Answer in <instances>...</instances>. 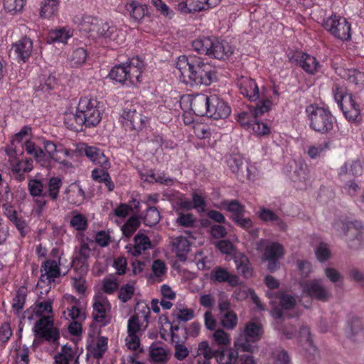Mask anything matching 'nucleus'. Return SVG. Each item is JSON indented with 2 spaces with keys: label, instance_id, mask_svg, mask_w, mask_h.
Listing matches in <instances>:
<instances>
[{
  "label": "nucleus",
  "instance_id": "obj_1",
  "mask_svg": "<svg viewBox=\"0 0 364 364\" xmlns=\"http://www.w3.org/2000/svg\"><path fill=\"white\" fill-rule=\"evenodd\" d=\"M176 68L181 73V78L186 84L209 85L215 77V72L208 63L196 55L178 57Z\"/></svg>",
  "mask_w": 364,
  "mask_h": 364
},
{
  "label": "nucleus",
  "instance_id": "obj_2",
  "mask_svg": "<svg viewBox=\"0 0 364 364\" xmlns=\"http://www.w3.org/2000/svg\"><path fill=\"white\" fill-rule=\"evenodd\" d=\"M43 144L46 151L30 140H26L24 145L25 151L27 154L32 156L36 162L41 166L50 167L52 161L65 164V159L63 157L73 156L71 150L66 148L58 149L56 145L50 141H46Z\"/></svg>",
  "mask_w": 364,
  "mask_h": 364
},
{
  "label": "nucleus",
  "instance_id": "obj_3",
  "mask_svg": "<svg viewBox=\"0 0 364 364\" xmlns=\"http://www.w3.org/2000/svg\"><path fill=\"white\" fill-rule=\"evenodd\" d=\"M240 351L241 350L237 348L234 349L229 346L213 349L207 341L200 342L198 348V355H203L206 360L203 364H209L208 360L213 358H215L219 364H235Z\"/></svg>",
  "mask_w": 364,
  "mask_h": 364
},
{
  "label": "nucleus",
  "instance_id": "obj_4",
  "mask_svg": "<svg viewBox=\"0 0 364 364\" xmlns=\"http://www.w3.org/2000/svg\"><path fill=\"white\" fill-rule=\"evenodd\" d=\"M264 333L262 325L257 322L247 323L242 333L235 341L234 345L241 352L252 353L255 346L251 343L259 341Z\"/></svg>",
  "mask_w": 364,
  "mask_h": 364
},
{
  "label": "nucleus",
  "instance_id": "obj_5",
  "mask_svg": "<svg viewBox=\"0 0 364 364\" xmlns=\"http://www.w3.org/2000/svg\"><path fill=\"white\" fill-rule=\"evenodd\" d=\"M36 336L49 343H56L60 339V331L54 326L53 318L51 316H42L34 326Z\"/></svg>",
  "mask_w": 364,
  "mask_h": 364
},
{
  "label": "nucleus",
  "instance_id": "obj_6",
  "mask_svg": "<svg viewBox=\"0 0 364 364\" xmlns=\"http://www.w3.org/2000/svg\"><path fill=\"white\" fill-rule=\"evenodd\" d=\"M15 149L11 150V148L8 151L9 156V162L11 168L13 177L18 181H23L26 178V173H29L33 168V161L31 158H20L13 156L17 154V151Z\"/></svg>",
  "mask_w": 364,
  "mask_h": 364
},
{
  "label": "nucleus",
  "instance_id": "obj_7",
  "mask_svg": "<svg viewBox=\"0 0 364 364\" xmlns=\"http://www.w3.org/2000/svg\"><path fill=\"white\" fill-rule=\"evenodd\" d=\"M323 26L338 39L348 41L351 37L350 24L345 18L332 15L324 21Z\"/></svg>",
  "mask_w": 364,
  "mask_h": 364
},
{
  "label": "nucleus",
  "instance_id": "obj_8",
  "mask_svg": "<svg viewBox=\"0 0 364 364\" xmlns=\"http://www.w3.org/2000/svg\"><path fill=\"white\" fill-rule=\"evenodd\" d=\"M284 255V248L278 242H267L263 249L262 260L267 261V269L274 272L279 268V259Z\"/></svg>",
  "mask_w": 364,
  "mask_h": 364
},
{
  "label": "nucleus",
  "instance_id": "obj_9",
  "mask_svg": "<svg viewBox=\"0 0 364 364\" xmlns=\"http://www.w3.org/2000/svg\"><path fill=\"white\" fill-rule=\"evenodd\" d=\"M301 287L303 294L312 299L326 302L332 297L331 292L322 285L320 279L301 283Z\"/></svg>",
  "mask_w": 364,
  "mask_h": 364
},
{
  "label": "nucleus",
  "instance_id": "obj_10",
  "mask_svg": "<svg viewBox=\"0 0 364 364\" xmlns=\"http://www.w3.org/2000/svg\"><path fill=\"white\" fill-rule=\"evenodd\" d=\"M91 249L85 242H82L77 249H75L71 266L77 274L86 275L89 269L88 259Z\"/></svg>",
  "mask_w": 364,
  "mask_h": 364
},
{
  "label": "nucleus",
  "instance_id": "obj_11",
  "mask_svg": "<svg viewBox=\"0 0 364 364\" xmlns=\"http://www.w3.org/2000/svg\"><path fill=\"white\" fill-rule=\"evenodd\" d=\"M334 228L337 230L341 229L347 241L357 240L360 245L364 242V227L360 221L337 222Z\"/></svg>",
  "mask_w": 364,
  "mask_h": 364
},
{
  "label": "nucleus",
  "instance_id": "obj_12",
  "mask_svg": "<svg viewBox=\"0 0 364 364\" xmlns=\"http://www.w3.org/2000/svg\"><path fill=\"white\" fill-rule=\"evenodd\" d=\"M60 265L56 259H46L43 261L40 267L41 277L38 284L43 283L47 286H50L55 283L56 279L61 277Z\"/></svg>",
  "mask_w": 364,
  "mask_h": 364
},
{
  "label": "nucleus",
  "instance_id": "obj_13",
  "mask_svg": "<svg viewBox=\"0 0 364 364\" xmlns=\"http://www.w3.org/2000/svg\"><path fill=\"white\" fill-rule=\"evenodd\" d=\"M92 317L95 322L102 326H106L109 323L108 313L111 309V304L108 299L102 295H95L92 302Z\"/></svg>",
  "mask_w": 364,
  "mask_h": 364
},
{
  "label": "nucleus",
  "instance_id": "obj_14",
  "mask_svg": "<svg viewBox=\"0 0 364 364\" xmlns=\"http://www.w3.org/2000/svg\"><path fill=\"white\" fill-rule=\"evenodd\" d=\"M45 186L43 181L32 178L28 182V189L30 195L33 198L35 202V213L41 215L44 208L48 203V200L44 197Z\"/></svg>",
  "mask_w": 364,
  "mask_h": 364
},
{
  "label": "nucleus",
  "instance_id": "obj_15",
  "mask_svg": "<svg viewBox=\"0 0 364 364\" xmlns=\"http://www.w3.org/2000/svg\"><path fill=\"white\" fill-rule=\"evenodd\" d=\"M220 0H185L178 4V10L182 14H191L208 10L216 6Z\"/></svg>",
  "mask_w": 364,
  "mask_h": 364
},
{
  "label": "nucleus",
  "instance_id": "obj_16",
  "mask_svg": "<svg viewBox=\"0 0 364 364\" xmlns=\"http://www.w3.org/2000/svg\"><path fill=\"white\" fill-rule=\"evenodd\" d=\"M151 242L149 237L141 232H138L134 237V244H129L126 246L127 252L134 257L141 255L146 250L152 249Z\"/></svg>",
  "mask_w": 364,
  "mask_h": 364
},
{
  "label": "nucleus",
  "instance_id": "obj_17",
  "mask_svg": "<svg viewBox=\"0 0 364 364\" xmlns=\"http://www.w3.org/2000/svg\"><path fill=\"white\" fill-rule=\"evenodd\" d=\"M83 146L84 147L80 149V151L84 153L93 164L100 166L102 168H107L109 166V159L102 149L87 144H83Z\"/></svg>",
  "mask_w": 364,
  "mask_h": 364
},
{
  "label": "nucleus",
  "instance_id": "obj_18",
  "mask_svg": "<svg viewBox=\"0 0 364 364\" xmlns=\"http://www.w3.org/2000/svg\"><path fill=\"white\" fill-rule=\"evenodd\" d=\"M210 279L218 283L227 282L229 286L235 287L239 285V277L235 274H231L225 268L215 267L210 274Z\"/></svg>",
  "mask_w": 364,
  "mask_h": 364
},
{
  "label": "nucleus",
  "instance_id": "obj_19",
  "mask_svg": "<svg viewBox=\"0 0 364 364\" xmlns=\"http://www.w3.org/2000/svg\"><path fill=\"white\" fill-rule=\"evenodd\" d=\"M238 87L240 93L247 97L250 101L259 99V92L256 82L250 77L242 76L238 79Z\"/></svg>",
  "mask_w": 364,
  "mask_h": 364
},
{
  "label": "nucleus",
  "instance_id": "obj_20",
  "mask_svg": "<svg viewBox=\"0 0 364 364\" xmlns=\"http://www.w3.org/2000/svg\"><path fill=\"white\" fill-rule=\"evenodd\" d=\"M77 361L75 346L63 345L54 356V364H76Z\"/></svg>",
  "mask_w": 364,
  "mask_h": 364
},
{
  "label": "nucleus",
  "instance_id": "obj_21",
  "mask_svg": "<svg viewBox=\"0 0 364 364\" xmlns=\"http://www.w3.org/2000/svg\"><path fill=\"white\" fill-rule=\"evenodd\" d=\"M109 76L111 79L122 85L131 86L137 84L136 80L131 75L128 74V70L124 64L116 65L113 67L109 72Z\"/></svg>",
  "mask_w": 364,
  "mask_h": 364
},
{
  "label": "nucleus",
  "instance_id": "obj_22",
  "mask_svg": "<svg viewBox=\"0 0 364 364\" xmlns=\"http://www.w3.org/2000/svg\"><path fill=\"white\" fill-rule=\"evenodd\" d=\"M211 48L208 50V55L218 60H224L232 53L231 47L225 41H219L218 39L211 38Z\"/></svg>",
  "mask_w": 364,
  "mask_h": 364
},
{
  "label": "nucleus",
  "instance_id": "obj_23",
  "mask_svg": "<svg viewBox=\"0 0 364 364\" xmlns=\"http://www.w3.org/2000/svg\"><path fill=\"white\" fill-rule=\"evenodd\" d=\"M310 127L318 132H328L333 129V115H311Z\"/></svg>",
  "mask_w": 364,
  "mask_h": 364
},
{
  "label": "nucleus",
  "instance_id": "obj_24",
  "mask_svg": "<svg viewBox=\"0 0 364 364\" xmlns=\"http://www.w3.org/2000/svg\"><path fill=\"white\" fill-rule=\"evenodd\" d=\"M65 194L68 203L76 206L80 205L85 198L83 189L77 182L70 183L65 190Z\"/></svg>",
  "mask_w": 364,
  "mask_h": 364
},
{
  "label": "nucleus",
  "instance_id": "obj_25",
  "mask_svg": "<svg viewBox=\"0 0 364 364\" xmlns=\"http://www.w3.org/2000/svg\"><path fill=\"white\" fill-rule=\"evenodd\" d=\"M102 105L96 99L88 98L87 97L80 98L77 110L81 114H101L104 110Z\"/></svg>",
  "mask_w": 364,
  "mask_h": 364
},
{
  "label": "nucleus",
  "instance_id": "obj_26",
  "mask_svg": "<svg viewBox=\"0 0 364 364\" xmlns=\"http://www.w3.org/2000/svg\"><path fill=\"white\" fill-rule=\"evenodd\" d=\"M13 48L17 55V58L25 62L32 53L33 42L29 38L25 36L16 42Z\"/></svg>",
  "mask_w": 364,
  "mask_h": 364
},
{
  "label": "nucleus",
  "instance_id": "obj_27",
  "mask_svg": "<svg viewBox=\"0 0 364 364\" xmlns=\"http://www.w3.org/2000/svg\"><path fill=\"white\" fill-rule=\"evenodd\" d=\"M362 166L358 161H347L339 168L338 176L341 181L361 175Z\"/></svg>",
  "mask_w": 364,
  "mask_h": 364
},
{
  "label": "nucleus",
  "instance_id": "obj_28",
  "mask_svg": "<svg viewBox=\"0 0 364 364\" xmlns=\"http://www.w3.org/2000/svg\"><path fill=\"white\" fill-rule=\"evenodd\" d=\"M257 216L264 223H273L282 231L287 229V225L284 221L270 209L261 207L257 213Z\"/></svg>",
  "mask_w": 364,
  "mask_h": 364
},
{
  "label": "nucleus",
  "instance_id": "obj_29",
  "mask_svg": "<svg viewBox=\"0 0 364 364\" xmlns=\"http://www.w3.org/2000/svg\"><path fill=\"white\" fill-rule=\"evenodd\" d=\"M206 106L207 111L209 112H214V114H230L231 109L223 100H220L215 97H206L202 102Z\"/></svg>",
  "mask_w": 364,
  "mask_h": 364
},
{
  "label": "nucleus",
  "instance_id": "obj_30",
  "mask_svg": "<svg viewBox=\"0 0 364 364\" xmlns=\"http://www.w3.org/2000/svg\"><path fill=\"white\" fill-rule=\"evenodd\" d=\"M339 75L350 82L355 84L358 87L364 86V73L356 69H344L339 70Z\"/></svg>",
  "mask_w": 364,
  "mask_h": 364
},
{
  "label": "nucleus",
  "instance_id": "obj_31",
  "mask_svg": "<svg viewBox=\"0 0 364 364\" xmlns=\"http://www.w3.org/2000/svg\"><path fill=\"white\" fill-rule=\"evenodd\" d=\"M100 20L97 18L90 16L84 15L81 17L79 23L80 30L90 33V36H95V32L98 28Z\"/></svg>",
  "mask_w": 364,
  "mask_h": 364
},
{
  "label": "nucleus",
  "instance_id": "obj_32",
  "mask_svg": "<svg viewBox=\"0 0 364 364\" xmlns=\"http://www.w3.org/2000/svg\"><path fill=\"white\" fill-rule=\"evenodd\" d=\"M62 185L63 181L60 177L53 176L50 178L44 193L46 199L48 198L53 201L57 200Z\"/></svg>",
  "mask_w": 364,
  "mask_h": 364
},
{
  "label": "nucleus",
  "instance_id": "obj_33",
  "mask_svg": "<svg viewBox=\"0 0 364 364\" xmlns=\"http://www.w3.org/2000/svg\"><path fill=\"white\" fill-rule=\"evenodd\" d=\"M128 74L136 80V83L140 82L144 63L139 56L132 58L129 62L124 64Z\"/></svg>",
  "mask_w": 364,
  "mask_h": 364
},
{
  "label": "nucleus",
  "instance_id": "obj_34",
  "mask_svg": "<svg viewBox=\"0 0 364 364\" xmlns=\"http://www.w3.org/2000/svg\"><path fill=\"white\" fill-rule=\"evenodd\" d=\"M297 58L298 63L306 73L314 74L317 71L319 63L314 57L306 53H299Z\"/></svg>",
  "mask_w": 364,
  "mask_h": 364
},
{
  "label": "nucleus",
  "instance_id": "obj_35",
  "mask_svg": "<svg viewBox=\"0 0 364 364\" xmlns=\"http://www.w3.org/2000/svg\"><path fill=\"white\" fill-rule=\"evenodd\" d=\"M267 295L269 298L274 297L275 299H278L279 300V304L284 310L292 309L295 307L296 304V299L294 296L282 291H278L275 294L267 291Z\"/></svg>",
  "mask_w": 364,
  "mask_h": 364
},
{
  "label": "nucleus",
  "instance_id": "obj_36",
  "mask_svg": "<svg viewBox=\"0 0 364 364\" xmlns=\"http://www.w3.org/2000/svg\"><path fill=\"white\" fill-rule=\"evenodd\" d=\"M235 263L238 272L245 278L252 277L253 269L250 260L245 255H241L235 259Z\"/></svg>",
  "mask_w": 364,
  "mask_h": 364
},
{
  "label": "nucleus",
  "instance_id": "obj_37",
  "mask_svg": "<svg viewBox=\"0 0 364 364\" xmlns=\"http://www.w3.org/2000/svg\"><path fill=\"white\" fill-rule=\"evenodd\" d=\"M68 117L65 118V124L67 128L74 132L82 131L83 127L85 126L87 115H67Z\"/></svg>",
  "mask_w": 364,
  "mask_h": 364
},
{
  "label": "nucleus",
  "instance_id": "obj_38",
  "mask_svg": "<svg viewBox=\"0 0 364 364\" xmlns=\"http://www.w3.org/2000/svg\"><path fill=\"white\" fill-rule=\"evenodd\" d=\"M70 225L75 230L82 232L88 228V221L86 216L77 210L72 212Z\"/></svg>",
  "mask_w": 364,
  "mask_h": 364
},
{
  "label": "nucleus",
  "instance_id": "obj_39",
  "mask_svg": "<svg viewBox=\"0 0 364 364\" xmlns=\"http://www.w3.org/2000/svg\"><path fill=\"white\" fill-rule=\"evenodd\" d=\"M130 16L136 21H140L147 14L148 9L146 5H142L138 1H133L126 6Z\"/></svg>",
  "mask_w": 364,
  "mask_h": 364
},
{
  "label": "nucleus",
  "instance_id": "obj_40",
  "mask_svg": "<svg viewBox=\"0 0 364 364\" xmlns=\"http://www.w3.org/2000/svg\"><path fill=\"white\" fill-rule=\"evenodd\" d=\"M27 297V289L25 287H20L12 300V309L16 315H19L23 309Z\"/></svg>",
  "mask_w": 364,
  "mask_h": 364
},
{
  "label": "nucleus",
  "instance_id": "obj_41",
  "mask_svg": "<svg viewBox=\"0 0 364 364\" xmlns=\"http://www.w3.org/2000/svg\"><path fill=\"white\" fill-rule=\"evenodd\" d=\"M59 0H43L41 2L40 16L42 18H50L58 10Z\"/></svg>",
  "mask_w": 364,
  "mask_h": 364
},
{
  "label": "nucleus",
  "instance_id": "obj_42",
  "mask_svg": "<svg viewBox=\"0 0 364 364\" xmlns=\"http://www.w3.org/2000/svg\"><path fill=\"white\" fill-rule=\"evenodd\" d=\"M122 120L129 122L130 127L134 130H141L148 122V117L146 115H120Z\"/></svg>",
  "mask_w": 364,
  "mask_h": 364
},
{
  "label": "nucleus",
  "instance_id": "obj_43",
  "mask_svg": "<svg viewBox=\"0 0 364 364\" xmlns=\"http://www.w3.org/2000/svg\"><path fill=\"white\" fill-rule=\"evenodd\" d=\"M331 142L329 141L318 143L310 146L308 149L307 154L311 159H314L323 156L326 152L329 150Z\"/></svg>",
  "mask_w": 364,
  "mask_h": 364
},
{
  "label": "nucleus",
  "instance_id": "obj_44",
  "mask_svg": "<svg viewBox=\"0 0 364 364\" xmlns=\"http://www.w3.org/2000/svg\"><path fill=\"white\" fill-rule=\"evenodd\" d=\"M173 246L176 250V255L179 258L186 257L190 250L189 241L183 236L176 237L173 241Z\"/></svg>",
  "mask_w": 364,
  "mask_h": 364
},
{
  "label": "nucleus",
  "instance_id": "obj_45",
  "mask_svg": "<svg viewBox=\"0 0 364 364\" xmlns=\"http://www.w3.org/2000/svg\"><path fill=\"white\" fill-rule=\"evenodd\" d=\"M149 357L151 361L165 364L168 360L166 350L161 346L151 345L149 348Z\"/></svg>",
  "mask_w": 364,
  "mask_h": 364
},
{
  "label": "nucleus",
  "instance_id": "obj_46",
  "mask_svg": "<svg viewBox=\"0 0 364 364\" xmlns=\"http://www.w3.org/2000/svg\"><path fill=\"white\" fill-rule=\"evenodd\" d=\"M299 342L306 350H316V348L313 343L310 329L308 326L301 327L299 330Z\"/></svg>",
  "mask_w": 364,
  "mask_h": 364
},
{
  "label": "nucleus",
  "instance_id": "obj_47",
  "mask_svg": "<svg viewBox=\"0 0 364 364\" xmlns=\"http://www.w3.org/2000/svg\"><path fill=\"white\" fill-rule=\"evenodd\" d=\"M108 348V339L106 337H99L92 347V350H90L92 356L96 359H100L103 357L105 353Z\"/></svg>",
  "mask_w": 364,
  "mask_h": 364
},
{
  "label": "nucleus",
  "instance_id": "obj_48",
  "mask_svg": "<svg viewBox=\"0 0 364 364\" xmlns=\"http://www.w3.org/2000/svg\"><path fill=\"white\" fill-rule=\"evenodd\" d=\"M160 219V213L156 207H147L145 215L143 218L144 224L146 226L153 227L159 222Z\"/></svg>",
  "mask_w": 364,
  "mask_h": 364
},
{
  "label": "nucleus",
  "instance_id": "obj_49",
  "mask_svg": "<svg viewBox=\"0 0 364 364\" xmlns=\"http://www.w3.org/2000/svg\"><path fill=\"white\" fill-rule=\"evenodd\" d=\"M230 344V335L223 329H218L213 333V346H218L217 348H223Z\"/></svg>",
  "mask_w": 364,
  "mask_h": 364
},
{
  "label": "nucleus",
  "instance_id": "obj_50",
  "mask_svg": "<svg viewBox=\"0 0 364 364\" xmlns=\"http://www.w3.org/2000/svg\"><path fill=\"white\" fill-rule=\"evenodd\" d=\"M98 28L95 32V35H98L100 36H102L105 38H108L110 40H115L114 36L117 33L116 28L113 26H109L107 22H105L100 20V23L98 25Z\"/></svg>",
  "mask_w": 364,
  "mask_h": 364
},
{
  "label": "nucleus",
  "instance_id": "obj_51",
  "mask_svg": "<svg viewBox=\"0 0 364 364\" xmlns=\"http://www.w3.org/2000/svg\"><path fill=\"white\" fill-rule=\"evenodd\" d=\"M141 222L137 216L130 217L122 228L123 235L130 237L140 226Z\"/></svg>",
  "mask_w": 364,
  "mask_h": 364
},
{
  "label": "nucleus",
  "instance_id": "obj_52",
  "mask_svg": "<svg viewBox=\"0 0 364 364\" xmlns=\"http://www.w3.org/2000/svg\"><path fill=\"white\" fill-rule=\"evenodd\" d=\"M222 205L232 213V218L243 215L245 212V207L237 200H224Z\"/></svg>",
  "mask_w": 364,
  "mask_h": 364
},
{
  "label": "nucleus",
  "instance_id": "obj_53",
  "mask_svg": "<svg viewBox=\"0 0 364 364\" xmlns=\"http://www.w3.org/2000/svg\"><path fill=\"white\" fill-rule=\"evenodd\" d=\"M151 269L152 274L150 278H154L158 282H161L162 277L167 270L165 262L161 259H156L153 262Z\"/></svg>",
  "mask_w": 364,
  "mask_h": 364
},
{
  "label": "nucleus",
  "instance_id": "obj_54",
  "mask_svg": "<svg viewBox=\"0 0 364 364\" xmlns=\"http://www.w3.org/2000/svg\"><path fill=\"white\" fill-rule=\"evenodd\" d=\"M87 51L82 48L74 50L70 56L71 66L78 67L85 63L87 59Z\"/></svg>",
  "mask_w": 364,
  "mask_h": 364
},
{
  "label": "nucleus",
  "instance_id": "obj_55",
  "mask_svg": "<svg viewBox=\"0 0 364 364\" xmlns=\"http://www.w3.org/2000/svg\"><path fill=\"white\" fill-rule=\"evenodd\" d=\"M70 37L69 33L62 28L50 31L46 38V42L50 44L55 42L65 43Z\"/></svg>",
  "mask_w": 364,
  "mask_h": 364
},
{
  "label": "nucleus",
  "instance_id": "obj_56",
  "mask_svg": "<svg viewBox=\"0 0 364 364\" xmlns=\"http://www.w3.org/2000/svg\"><path fill=\"white\" fill-rule=\"evenodd\" d=\"M211 38H203L201 39H196L193 41L192 46L194 50L197 51L199 54L208 55V50L211 48Z\"/></svg>",
  "mask_w": 364,
  "mask_h": 364
},
{
  "label": "nucleus",
  "instance_id": "obj_57",
  "mask_svg": "<svg viewBox=\"0 0 364 364\" xmlns=\"http://www.w3.org/2000/svg\"><path fill=\"white\" fill-rule=\"evenodd\" d=\"M343 114H348L353 111L358 112V105L351 94H346L344 100L338 105Z\"/></svg>",
  "mask_w": 364,
  "mask_h": 364
},
{
  "label": "nucleus",
  "instance_id": "obj_58",
  "mask_svg": "<svg viewBox=\"0 0 364 364\" xmlns=\"http://www.w3.org/2000/svg\"><path fill=\"white\" fill-rule=\"evenodd\" d=\"M238 318L235 312H226L221 315V324L228 330H232L237 324Z\"/></svg>",
  "mask_w": 364,
  "mask_h": 364
},
{
  "label": "nucleus",
  "instance_id": "obj_59",
  "mask_svg": "<svg viewBox=\"0 0 364 364\" xmlns=\"http://www.w3.org/2000/svg\"><path fill=\"white\" fill-rule=\"evenodd\" d=\"M134 292L135 288L133 284H124L119 289L118 298L123 303H127L132 298Z\"/></svg>",
  "mask_w": 364,
  "mask_h": 364
},
{
  "label": "nucleus",
  "instance_id": "obj_60",
  "mask_svg": "<svg viewBox=\"0 0 364 364\" xmlns=\"http://www.w3.org/2000/svg\"><path fill=\"white\" fill-rule=\"evenodd\" d=\"M227 164L232 173L238 174L244 164L243 158L239 154L230 155Z\"/></svg>",
  "mask_w": 364,
  "mask_h": 364
},
{
  "label": "nucleus",
  "instance_id": "obj_61",
  "mask_svg": "<svg viewBox=\"0 0 364 364\" xmlns=\"http://www.w3.org/2000/svg\"><path fill=\"white\" fill-rule=\"evenodd\" d=\"M253 133L259 136L268 135L270 134V127L267 124L260 122L257 117L253 118V124L251 129Z\"/></svg>",
  "mask_w": 364,
  "mask_h": 364
},
{
  "label": "nucleus",
  "instance_id": "obj_62",
  "mask_svg": "<svg viewBox=\"0 0 364 364\" xmlns=\"http://www.w3.org/2000/svg\"><path fill=\"white\" fill-rule=\"evenodd\" d=\"M178 225L185 228H192L195 225L196 218L192 213H180L176 219Z\"/></svg>",
  "mask_w": 364,
  "mask_h": 364
},
{
  "label": "nucleus",
  "instance_id": "obj_63",
  "mask_svg": "<svg viewBox=\"0 0 364 364\" xmlns=\"http://www.w3.org/2000/svg\"><path fill=\"white\" fill-rule=\"evenodd\" d=\"M13 335L11 325L9 322H4L0 326V343L6 344Z\"/></svg>",
  "mask_w": 364,
  "mask_h": 364
},
{
  "label": "nucleus",
  "instance_id": "obj_64",
  "mask_svg": "<svg viewBox=\"0 0 364 364\" xmlns=\"http://www.w3.org/2000/svg\"><path fill=\"white\" fill-rule=\"evenodd\" d=\"M43 82L41 83L37 92L43 93L50 92L56 85V79L54 76L50 75L46 78H43Z\"/></svg>",
  "mask_w": 364,
  "mask_h": 364
}]
</instances>
